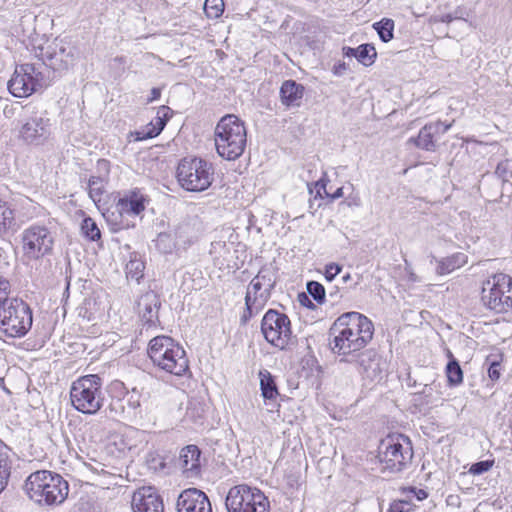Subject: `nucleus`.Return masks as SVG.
<instances>
[{"label": "nucleus", "mask_w": 512, "mask_h": 512, "mask_svg": "<svg viewBox=\"0 0 512 512\" xmlns=\"http://www.w3.org/2000/svg\"><path fill=\"white\" fill-rule=\"evenodd\" d=\"M334 335L330 343L332 352L349 357L362 350L373 338L374 325L365 315L347 312L339 316L331 328Z\"/></svg>", "instance_id": "nucleus-1"}, {"label": "nucleus", "mask_w": 512, "mask_h": 512, "mask_svg": "<svg viewBox=\"0 0 512 512\" xmlns=\"http://www.w3.org/2000/svg\"><path fill=\"white\" fill-rule=\"evenodd\" d=\"M147 353L153 365L168 374L180 377L189 371V360L185 350L169 336L160 335L152 338Z\"/></svg>", "instance_id": "nucleus-2"}, {"label": "nucleus", "mask_w": 512, "mask_h": 512, "mask_svg": "<svg viewBox=\"0 0 512 512\" xmlns=\"http://www.w3.org/2000/svg\"><path fill=\"white\" fill-rule=\"evenodd\" d=\"M214 140L220 157L226 160L238 159L247 143L244 123L233 114L223 116L215 127Z\"/></svg>", "instance_id": "nucleus-3"}, {"label": "nucleus", "mask_w": 512, "mask_h": 512, "mask_svg": "<svg viewBox=\"0 0 512 512\" xmlns=\"http://www.w3.org/2000/svg\"><path fill=\"white\" fill-rule=\"evenodd\" d=\"M24 489L31 500L42 505L62 503L68 495V483L56 473L40 470L26 480Z\"/></svg>", "instance_id": "nucleus-4"}, {"label": "nucleus", "mask_w": 512, "mask_h": 512, "mask_svg": "<svg viewBox=\"0 0 512 512\" xmlns=\"http://www.w3.org/2000/svg\"><path fill=\"white\" fill-rule=\"evenodd\" d=\"M102 385V379L96 374L76 379L70 388L72 406L83 414H96L104 404Z\"/></svg>", "instance_id": "nucleus-5"}, {"label": "nucleus", "mask_w": 512, "mask_h": 512, "mask_svg": "<svg viewBox=\"0 0 512 512\" xmlns=\"http://www.w3.org/2000/svg\"><path fill=\"white\" fill-rule=\"evenodd\" d=\"M378 458L383 472H401L413 458L410 439L403 434L387 436L379 445Z\"/></svg>", "instance_id": "nucleus-6"}, {"label": "nucleus", "mask_w": 512, "mask_h": 512, "mask_svg": "<svg viewBox=\"0 0 512 512\" xmlns=\"http://www.w3.org/2000/svg\"><path fill=\"white\" fill-rule=\"evenodd\" d=\"M32 322V311L21 299L11 298L0 308V333L6 337L25 336L31 329Z\"/></svg>", "instance_id": "nucleus-7"}, {"label": "nucleus", "mask_w": 512, "mask_h": 512, "mask_svg": "<svg viewBox=\"0 0 512 512\" xmlns=\"http://www.w3.org/2000/svg\"><path fill=\"white\" fill-rule=\"evenodd\" d=\"M261 333L270 345L280 350H292L297 343L289 317L274 309H269L264 314L261 321Z\"/></svg>", "instance_id": "nucleus-8"}, {"label": "nucleus", "mask_w": 512, "mask_h": 512, "mask_svg": "<svg viewBox=\"0 0 512 512\" xmlns=\"http://www.w3.org/2000/svg\"><path fill=\"white\" fill-rule=\"evenodd\" d=\"M214 169L211 163L198 158H184L177 167L179 184L187 191L200 192L212 183Z\"/></svg>", "instance_id": "nucleus-9"}, {"label": "nucleus", "mask_w": 512, "mask_h": 512, "mask_svg": "<svg viewBox=\"0 0 512 512\" xmlns=\"http://www.w3.org/2000/svg\"><path fill=\"white\" fill-rule=\"evenodd\" d=\"M481 301L485 307L496 313L512 308V277L497 273L483 282Z\"/></svg>", "instance_id": "nucleus-10"}, {"label": "nucleus", "mask_w": 512, "mask_h": 512, "mask_svg": "<svg viewBox=\"0 0 512 512\" xmlns=\"http://www.w3.org/2000/svg\"><path fill=\"white\" fill-rule=\"evenodd\" d=\"M225 506L228 512H269V501L265 494L246 484L229 489Z\"/></svg>", "instance_id": "nucleus-11"}, {"label": "nucleus", "mask_w": 512, "mask_h": 512, "mask_svg": "<svg viewBox=\"0 0 512 512\" xmlns=\"http://www.w3.org/2000/svg\"><path fill=\"white\" fill-rule=\"evenodd\" d=\"M40 65L25 63L17 66L11 79L8 81L9 92L18 98L28 97L47 85Z\"/></svg>", "instance_id": "nucleus-12"}, {"label": "nucleus", "mask_w": 512, "mask_h": 512, "mask_svg": "<svg viewBox=\"0 0 512 512\" xmlns=\"http://www.w3.org/2000/svg\"><path fill=\"white\" fill-rule=\"evenodd\" d=\"M23 255L29 260H38L52 253L54 237L44 225L33 224L21 233Z\"/></svg>", "instance_id": "nucleus-13"}, {"label": "nucleus", "mask_w": 512, "mask_h": 512, "mask_svg": "<svg viewBox=\"0 0 512 512\" xmlns=\"http://www.w3.org/2000/svg\"><path fill=\"white\" fill-rule=\"evenodd\" d=\"M51 135L50 119L44 114L30 116L19 131L20 139L28 145H42Z\"/></svg>", "instance_id": "nucleus-14"}, {"label": "nucleus", "mask_w": 512, "mask_h": 512, "mask_svg": "<svg viewBox=\"0 0 512 512\" xmlns=\"http://www.w3.org/2000/svg\"><path fill=\"white\" fill-rule=\"evenodd\" d=\"M349 356L350 358H342L340 361L354 363L363 378L375 380L381 375L383 362L381 357L374 350L367 349Z\"/></svg>", "instance_id": "nucleus-15"}, {"label": "nucleus", "mask_w": 512, "mask_h": 512, "mask_svg": "<svg viewBox=\"0 0 512 512\" xmlns=\"http://www.w3.org/2000/svg\"><path fill=\"white\" fill-rule=\"evenodd\" d=\"M178 512H212L207 495L196 488L184 490L177 500Z\"/></svg>", "instance_id": "nucleus-16"}, {"label": "nucleus", "mask_w": 512, "mask_h": 512, "mask_svg": "<svg viewBox=\"0 0 512 512\" xmlns=\"http://www.w3.org/2000/svg\"><path fill=\"white\" fill-rule=\"evenodd\" d=\"M133 512H163V501L153 487H142L132 497Z\"/></svg>", "instance_id": "nucleus-17"}, {"label": "nucleus", "mask_w": 512, "mask_h": 512, "mask_svg": "<svg viewBox=\"0 0 512 512\" xmlns=\"http://www.w3.org/2000/svg\"><path fill=\"white\" fill-rule=\"evenodd\" d=\"M172 232L173 237L176 238L179 248L186 250L199 238V222L196 219L184 220L175 225Z\"/></svg>", "instance_id": "nucleus-18"}, {"label": "nucleus", "mask_w": 512, "mask_h": 512, "mask_svg": "<svg viewBox=\"0 0 512 512\" xmlns=\"http://www.w3.org/2000/svg\"><path fill=\"white\" fill-rule=\"evenodd\" d=\"M201 451L196 445H188L181 449L178 466L186 477L197 476L200 472Z\"/></svg>", "instance_id": "nucleus-19"}, {"label": "nucleus", "mask_w": 512, "mask_h": 512, "mask_svg": "<svg viewBox=\"0 0 512 512\" xmlns=\"http://www.w3.org/2000/svg\"><path fill=\"white\" fill-rule=\"evenodd\" d=\"M441 126H442L441 121L428 123L420 129L418 136L410 138L409 142L414 143V145L417 148H420V149H423L426 151H435L436 150L435 137L440 135V127Z\"/></svg>", "instance_id": "nucleus-20"}, {"label": "nucleus", "mask_w": 512, "mask_h": 512, "mask_svg": "<svg viewBox=\"0 0 512 512\" xmlns=\"http://www.w3.org/2000/svg\"><path fill=\"white\" fill-rule=\"evenodd\" d=\"M159 307V298L153 291L146 292L138 300V311L143 321L149 325L155 324L158 319Z\"/></svg>", "instance_id": "nucleus-21"}, {"label": "nucleus", "mask_w": 512, "mask_h": 512, "mask_svg": "<svg viewBox=\"0 0 512 512\" xmlns=\"http://www.w3.org/2000/svg\"><path fill=\"white\" fill-rule=\"evenodd\" d=\"M304 86L294 80H286L280 88V98L287 107H299L304 95Z\"/></svg>", "instance_id": "nucleus-22"}, {"label": "nucleus", "mask_w": 512, "mask_h": 512, "mask_svg": "<svg viewBox=\"0 0 512 512\" xmlns=\"http://www.w3.org/2000/svg\"><path fill=\"white\" fill-rule=\"evenodd\" d=\"M145 197L140 191H132L118 202L121 211L139 215L145 209Z\"/></svg>", "instance_id": "nucleus-23"}, {"label": "nucleus", "mask_w": 512, "mask_h": 512, "mask_svg": "<svg viewBox=\"0 0 512 512\" xmlns=\"http://www.w3.org/2000/svg\"><path fill=\"white\" fill-rule=\"evenodd\" d=\"M467 263V256L463 253H456L443 258L438 262L436 271L440 275L449 274Z\"/></svg>", "instance_id": "nucleus-24"}, {"label": "nucleus", "mask_w": 512, "mask_h": 512, "mask_svg": "<svg viewBox=\"0 0 512 512\" xmlns=\"http://www.w3.org/2000/svg\"><path fill=\"white\" fill-rule=\"evenodd\" d=\"M259 378L262 396L269 400L275 399L278 395V390L271 373L268 370H261Z\"/></svg>", "instance_id": "nucleus-25"}, {"label": "nucleus", "mask_w": 512, "mask_h": 512, "mask_svg": "<svg viewBox=\"0 0 512 512\" xmlns=\"http://www.w3.org/2000/svg\"><path fill=\"white\" fill-rule=\"evenodd\" d=\"M48 59L51 61L50 65L53 69L67 68L73 61V53L71 49L67 51L66 47L61 46L58 51L55 50L51 53Z\"/></svg>", "instance_id": "nucleus-26"}, {"label": "nucleus", "mask_w": 512, "mask_h": 512, "mask_svg": "<svg viewBox=\"0 0 512 512\" xmlns=\"http://www.w3.org/2000/svg\"><path fill=\"white\" fill-rule=\"evenodd\" d=\"M447 356L450 358L446 366V375L450 385L456 386L463 381V371L458 361L453 357L450 350H447Z\"/></svg>", "instance_id": "nucleus-27"}, {"label": "nucleus", "mask_w": 512, "mask_h": 512, "mask_svg": "<svg viewBox=\"0 0 512 512\" xmlns=\"http://www.w3.org/2000/svg\"><path fill=\"white\" fill-rule=\"evenodd\" d=\"M156 248L164 254H170L176 249H180L179 245L176 241V238L173 237L172 230L169 232L160 233L157 236L155 241Z\"/></svg>", "instance_id": "nucleus-28"}, {"label": "nucleus", "mask_w": 512, "mask_h": 512, "mask_svg": "<svg viewBox=\"0 0 512 512\" xmlns=\"http://www.w3.org/2000/svg\"><path fill=\"white\" fill-rule=\"evenodd\" d=\"M88 194L92 201L97 204L101 202L105 192V180L100 176H91L88 180Z\"/></svg>", "instance_id": "nucleus-29"}, {"label": "nucleus", "mask_w": 512, "mask_h": 512, "mask_svg": "<svg viewBox=\"0 0 512 512\" xmlns=\"http://www.w3.org/2000/svg\"><path fill=\"white\" fill-rule=\"evenodd\" d=\"M13 210L0 199V236L4 235L14 225Z\"/></svg>", "instance_id": "nucleus-30"}, {"label": "nucleus", "mask_w": 512, "mask_h": 512, "mask_svg": "<svg viewBox=\"0 0 512 512\" xmlns=\"http://www.w3.org/2000/svg\"><path fill=\"white\" fill-rule=\"evenodd\" d=\"M269 292H260L258 295L251 296V293H246L245 306H249L253 311L258 314L266 305L270 298Z\"/></svg>", "instance_id": "nucleus-31"}, {"label": "nucleus", "mask_w": 512, "mask_h": 512, "mask_svg": "<svg viewBox=\"0 0 512 512\" xmlns=\"http://www.w3.org/2000/svg\"><path fill=\"white\" fill-rule=\"evenodd\" d=\"M82 235L90 241H97L101 238V232L96 222L91 217H85L81 223Z\"/></svg>", "instance_id": "nucleus-32"}, {"label": "nucleus", "mask_w": 512, "mask_h": 512, "mask_svg": "<svg viewBox=\"0 0 512 512\" xmlns=\"http://www.w3.org/2000/svg\"><path fill=\"white\" fill-rule=\"evenodd\" d=\"M374 29L377 31L380 39L383 42H388L393 38L394 21L384 18L379 22L373 24Z\"/></svg>", "instance_id": "nucleus-33"}, {"label": "nucleus", "mask_w": 512, "mask_h": 512, "mask_svg": "<svg viewBox=\"0 0 512 512\" xmlns=\"http://www.w3.org/2000/svg\"><path fill=\"white\" fill-rule=\"evenodd\" d=\"M172 114L173 111L168 106L163 105L158 108L157 116L155 120L152 121V124L156 127L152 135H159L161 133Z\"/></svg>", "instance_id": "nucleus-34"}, {"label": "nucleus", "mask_w": 512, "mask_h": 512, "mask_svg": "<svg viewBox=\"0 0 512 512\" xmlns=\"http://www.w3.org/2000/svg\"><path fill=\"white\" fill-rule=\"evenodd\" d=\"M357 60L365 66H370L374 63L377 56L374 46L371 44H362L358 47Z\"/></svg>", "instance_id": "nucleus-35"}, {"label": "nucleus", "mask_w": 512, "mask_h": 512, "mask_svg": "<svg viewBox=\"0 0 512 512\" xmlns=\"http://www.w3.org/2000/svg\"><path fill=\"white\" fill-rule=\"evenodd\" d=\"M144 269L145 264L142 260L131 258L125 268L127 278L134 279L138 282L143 277Z\"/></svg>", "instance_id": "nucleus-36"}, {"label": "nucleus", "mask_w": 512, "mask_h": 512, "mask_svg": "<svg viewBox=\"0 0 512 512\" xmlns=\"http://www.w3.org/2000/svg\"><path fill=\"white\" fill-rule=\"evenodd\" d=\"M259 282L262 283L263 286H265L264 292H269L271 294L272 289L275 286L276 279L274 276V272L269 267H263L260 269L258 274L254 277Z\"/></svg>", "instance_id": "nucleus-37"}, {"label": "nucleus", "mask_w": 512, "mask_h": 512, "mask_svg": "<svg viewBox=\"0 0 512 512\" xmlns=\"http://www.w3.org/2000/svg\"><path fill=\"white\" fill-rule=\"evenodd\" d=\"M224 11L223 0H206L204 3V12L210 19L219 18Z\"/></svg>", "instance_id": "nucleus-38"}, {"label": "nucleus", "mask_w": 512, "mask_h": 512, "mask_svg": "<svg viewBox=\"0 0 512 512\" xmlns=\"http://www.w3.org/2000/svg\"><path fill=\"white\" fill-rule=\"evenodd\" d=\"M10 460L6 452L0 449V493L4 490L10 476Z\"/></svg>", "instance_id": "nucleus-39"}, {"label": "nucleus", "mask_w": 512, "mask_h": 512, "mask_svg": "<svg viewBox=\"0 0 512 512\" xmlns=\"http://www.w3.org/2000/svg\"><path fill=\"white\" fill-rule=\"evenodd\" d=\"M306 289L308 294L311 295L317 303L323 304L325 302L326 291L321 283L309 281L306 285Z\"/></svg>", "instance_id": "nucleus-40"}, {"label": "nucleus", "mask_w": 512, "mask_h": 512, "mask_svg": "<svg viewBox=\"0 0 512 512\" xmlns=\"http://www.w3.org/2000/svg\"><path fill=\"white\" fill-rule=\"evenodd\" d=\"M495 461L493 459H487L473 463L469 468V473L472 475H481L488 472L493 466Z\"/></svg>", "instance_id": "nucleus-41"}, {"label": "nucleus", "mask_w": 512, "mask_h": 512, "mask_svg": "<svg viewBox=\"0 0 512 512\" xmlns=\"http://www.w3.org/2000/svg\"><path fill=\"white\" fill-rule=\"evenodd\" d=\"M10 292V282L6 278L0 277V308L3 307L4 302H8L11 299L9 297Z\"/></svg>", "instance_id": "nucleus-42"}, {"label": "nucleus", "mask_w": 512, "mask_h": 512, "mask_svg": "<svg viewBox=\"0 0 512 512\" xmlns=\"http://www.w3.org/2000/svg\"><path fill=\"white\" fill-rule=\"evenodd\" d=\"M413 505L409 500H396L390 505L389 512H412Z\"/></svg>", "instance_id": "nucleus-43"}, {"label": "nucleus", "mask_w": 512, "mask_h": 512, "mask_svg": "<svg viewBox=\"0 0 512 512\" xmlns=\"http://www.w3.org/2000/svg\"><path fill=\"white\" fill-rule=\"evenodd\" d=\"M342 271V266L337 263H329L325 266V278L331 282Z\"/></svg>", "instance_id": "nucleus-44"}, {"label": "nucleus", "mask_w": 512, "mask_h": 512, "mask_svg": "<svg viewBox=\"0 0 512 512\" xmlns=\"http://www.w3.org/2000/svg\"><path fill=\"white\" fill-rule=\"evenodd\" d=\"M155 129L156 127L150 122L143 130L136 132V140L141 141L156 137L157 135H152Z\"/></svg>", "instance_id": "nucleus-45"}, {"label": "nucleus", "mask_w": 512, "mask_h": 512, "mask_svg": "<svg viewBox=\"0 0 512 512\" xmlns=\"http://www.w3.org/2000/svg\"><path fill=\"white\" fill-rule=\"evenodd\" d=\"M261 291H265V286L262 285L257 279L253 278L247 288L246 293H251V296L258 295Z\"/></svg>", "instance_id": "nucleus-46"}, {"label": "nucleus", "mask_w": 512, "mask_h": 512, "mask_svg": "<svg viewBox=\"0 0 512 512\" xmlns=\"http://www.w3.org/2000/svg\"><path fill=\"white\" fill-rule=\"evenodd\" d=\"M500 363L493 361L488 368V376L492 381H497L500 378Z\"/></svg>", "instance_id": "nucleus-47"}, {"label": "nucleus", "mask_w": 512, "mask_h": 512, "mask_svg": "<svg viewBox=\"0 0 512 512\" xmlns=\"http://www.w3.org/2000/svg\"><path fill=\"white\" fill-rule=\"evenodd\" d=\"M128 405L134 410H137L141 406L139 394L135 389L132 390V393L128 399Z\"/></svg>", "instance_id": "nucleus-48"}, {"label": "nucleus", "mask_w": 512, "mask_h": 512, "mask_svg": "<svg viewBox=\"0 0 512 512\" xmlns=\"http://www.w3.org/2000/svg\"><path fill=\"white\" fill-rule=\"evenodd\" d=\"M508 169L507 163H499L496 167L495 174L504 181H507L508 178Z\"/></svg>", "instance_id": "nucleus-49"}, {"label": "nucleus", "mask_w": 512, "mask_h": 512, "mask_svg": "<svg viewBox=\"0 0 512 512\" xmlns=\"http://www.w3.org/2000/svg\"><path fill=\"white\" fill-rule=\"evenodd\" d=\"M257 315L253 309L249 306H245V310L240 318V322L242 325H246L248 321L253 317Z\"/></svg>", "instance_id": "nucleus-50"}, {"label": "nucleus", "mask_w": 512, "mask_h": 512, "mask_svg": "<svg viewBox=\"0 0 512 512\" xmlns=\"http://www.w3.org/2000/svg\"><path fill=\"white\" fill-rule=\"evenodd\" d=\"M409 493L413 494L414 497L417 498V500L421 501L428 497V493L423 489H417L414 487L409 488Z\"/></svg>", "instance_id": "nucleus-51"}, {"label": "nucleus", "mask_w": 512, "mask_h": 512, "mask_svg": "<svg viewBox=\"0 0 512 512\" xmlns=\"http://www.w3.org/2000/svg\"><path fill=\"white\" fill-rule=\"evenodd\" d=\"M160 96H161V90H160V88H156V87H155V88H152V90H151V95H150V97L148 98L147 102H148V103H151V102H153V101H155V100L159 99V97H160Z\"/></svg>", "instance_id": "nucleus-52"}, {"label": "nucleus", "mask_w": 512, "mask_h": 512, "mask_svg": "<svg viewBox=\"0 0 512 512\" xmlns=\"http://www.w3.org/2000/svg\"><path fill=\"white\" fill-rule=\"evenodd\" d=\"M356 50H358V47L357 48H350V47H348L346 49L345 55L346 56H353V57L357 58L358 51H356Z\"/></svg>", "instance_id": "nucleus-53"}, {"label": "nucleus", "mask_w": 512, "mask_h": 512, "mask_svg": "<svg viewBox=\"0 0 512 512\" xmlns=\"http://www.w3.org/2000/svg\"><path fill=\"white\" fill-rule=\"evenodd\" d=\"M342 196H343V188L340 187L331 195V198L332 199H338V198H340Z\"/></svg>", "instance_id": "nucleus-54"}, {"label": "nucleus", "mask_w": 512, "mask_h": 512, "mask_svg": "<svg viewBox=\"0 0 512 512\" xmlns=\"http://www.w3.org/2000/svg\"><path fill=\"white\" fill-rule=\"evenodd\" d=\"M451 125H452L451 123L444 124L442 122V126L440 127V135L446 133L450 129Z\"/></svg>", "instance_id": "nucleus-55"}, {"label": "nucleus", "mask_w": 512, "mask_h": 512, "mask_svg": "<svg viewBox=\"0 0 512 512\" xmlns=\"http://www.w3.org/2000/svg\"><path fill=\"white\" fill-rule=\"evenodd\" d=\"M453 20V17L450 14L444 15L441 17V21L444 23H450Z\"/></svg>", "instance_id": "nucleus-56"}, {"label": "nucleus", "mask_w": 512, "mask_h": 512, "mask_svg": "<svg viewBox=\"0 0 512 512\" xmlns=\"http://www.w3.org/2000/svg\"><path fill=\"white\" fill-rule=\"evenodd\" d=\"M338 293H339V291H338V289L336 288V289H335V291H331V292H329V297H330V298H332V299H334V300H337V298H338Z\"/></svg>", "instance_id": "nucleus-57"}, {"label": "nucleus", "mask_w": 512, "mask_h": 512, "mask_svg": "<svg viewBox=\"0 0 512 512\" xmlns=\"http://www.w3.org/2000/svg\"><path fill=\"white\" fill-rule=\"evenodd\" d=\"M98 165L104 167L107 170L108 162L106 160H99Z\"/></svg>", "instance_id": "nucleus-58"}, {"label": "nucleus", "mask_w": 512, "mask_h": 512, "mask_svg": "<svg viewBox=\"0 0 512 512\" xmlns=\"http://www.w3.org/2000/svg\"><path fill=\"white\" fill-rule=\"evenodd\" d=\"M351 279V275L348 273L342 277L344 283L348 282Z\"/></svg>", "instance_id": "nucleus-59"}, {"label": "nucleus", "mask_w": 512, "mask_h": 512, "mask_svg": "<svg viewBox=\"0 0 512 512\" xmlns=\"http://www.w3.org/2000/svg\"><path fill=\"white\" fill-rule=\"evenodd\" d=\"M110 410H111V411H115V410H114V403H113V402L110 404Z\"/></svg>", "instance_id": "nucleus-60"}, {"label": "nucleus", "mask_w": 512, "mask_h": 512, "mask_svg": "<svg viewBox=\"0 0 512 512\" xmlns=\"http://www.w3.org/2000/svg\"><path fill=\"white\" fill-rule=\"evenodd\" d=\"M304 297L307 300V302H309L310 306H313V303L310 301V299H308L306 296H304Z\"/></svg>", "instance_id": "nucleus-61"}, {"label": "nucleus", "mask_w": 512, "mask_h": 512, "mask_svg": "<svg viewBox=\"0 0 512 512\" xmlns=\"http://www.w3.org/2000/svg\"><path fill=\"white\" fill-rule=\"evenodd\" d=\"M114 410L117 412V405L114 404Z\"/></svg>", "instance_id": "nucleus-62"}]
</instances>
